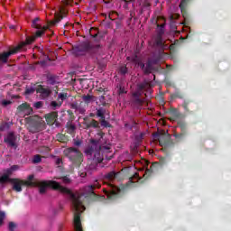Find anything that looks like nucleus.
Segmentation results:
<instances>
[{"label": "nucleus", "instance_id": "17", "mask_svg": "<svg viewBox=\"0 0 231 231\" xmlns=\"http://www.w3.org/2000/svg\"><path fill=\"white\" fill-rule=\"evenodd\" d=\"M127 60L134 62V64H135L136 66H140V68H142V69H143V68H145V65L142 62V60H140V58H138V56H134L132 58L128 57Z\"/></svg>", "mask_w": 231, "mask_h": 231}, {"label": "nucleus", "instance_id": "49", "mask_svg": "<svg viewBox=\"0 0 231 231\" xmlns=\"http://www.w3.org/2000/svg\"><path fill=\"white\" fill-rule=\"evenodd\" d=\"M138 177V174H135L134 178H137Z\"/></svg>", "mask_w": 231, "mask_h": 231}, {"label": "nucleus", "instance_id": "6", "mask_svg": "<svg viewBox=\"0 0 231 231\" xmlns=\"http://www.w3.org/2000/svg\"><path fill=\"white\" fill-rule=\"evenodd\" d=\"M64 154L68 156L73 162H82V153L75 148H67L64 151Z\"/></svg>", "mask_w": 231, "mask_h": 231}, {"label": "nucleus", "instance_id": "24", "mask_svg": "<svg viewBox=\"0 0 231 231\" xmlns=\"http://www.w3.org/2000/svg\"><path fill=\"white\" fill-rule=\"evenodd\" d=\"M189 0H182L181 2H180V10H181V12H183V10L185 9V6H187V2H188Z\"/></svg>", "mask_w": 231, "mask_h": 231}, {"label": "nucleus", "instance_id": "7", "mask_svg": "<svg viewBox=\"0 0 231 231\" xmlns=\"http://www.w3.org/2000/svg\"><path fill=\"white\" fill-rule=\"evenodd\" d=\"M16 113L18 116H20L21 118H24V116H28V115H32V113H33V109L27 103H23L17 107Z\"/></svg>", "mask_w": 231, "mask_h": 231}, {"label": "nucleus", "instance_id": "51", "mask_svg": "<svg viewBox=\"0 0 231 231\" xmlns=\"http://www.w3.org/2000/svg\"><path fill=\"white\" fill-rule=\"evenodd\" d=\"M93 37H97V34H94Z\"/></svg>", "mask_w": 231, "mask_h": 231}, {"label": "nucleus", "instance_id": "42", "mask_svg": "<svg viewBox=\"0 0 231 231\" xmlns=\"http://www.w3.org/2000/svg\"><path fill=\"white\" fill-rule=\"evenodd\" d=\"M132 151H133L134 153L136 152V146H134Z\"/></svg>", "mask_w": 231, "mask_h": 231}, {"label": "nucleus", "instance_id": "16", "mask_svg": "<svg viewBox=\"0 0 231 231\" xmlns=\"http://www.w3.org/2000/svg\"><path fill=\"white\" fill-rule=\"evenodd\" d=\"M83 124L84 125H87V127H98V122H97L95 119H92L91 121H89V119H88V117H85L83 119Z\"/></svg>", "mask_w": 231, "mask_h": 231}, {"label": "nucleus", "instance_id": "37", "mask_svg": "<svg viewBox=\"0 0 231 231\" xmlns=\"http://www.w3.org/2000/svg\"><path fill=\"white\" fill-rule=\"evenodd\" d=\"M113 15H116V13H112V14H109L110 19H115V18H113Z\"/></svg>", "mask_w": 231, "mask_h": 231}, {"label": "nucleus", "instance_id": "10", "mask_svg": "<svg viewBox=\"0 0 231 231\" xmlns=\"http://www.w3.org/2000/svg\"><path fill=\"white\" fill-rule=\"evenodd\" d=\"M5 143H7V145H10V147H15V142H17V137L15 136V134H14V133H9L5 136Z\"/></svg>", "mask_w": 231, "mask_h": 231}, {"label": "nucleus", "instance_id": "25", "mask_svg": "<svg viewBox=\"0 0 231 231\" xmlns=\"http://www.w3.org/2000/svg\"><path fill=\"white\" fill-rule=\"evenodd\" d=\"M59 98H60L61 99V103L64 101V100H66V98L68 97V95L67 94H62V93H60V94H59Z\"/></svg>", "mask_w": 231, "mask_h": 231}, {"label": "nucleus", "instance_id": "20", "mask_svg": "<svg viewBox=\"0 0 231 231\" xmlns=\"http://www.w3.org/2000/svg\"><path fill=\"white\" fill-rule=\"evenodd\" d=\"M151 71H152V65H151V62H148L144 69V73H151Z\"/></svg>", "mask_w": 231, "mask_h": 231}, {"label": "nucleus", "instance_id": "44", "mask_svg": "<svg viewBox=\"0 0 231 231\" xmlns=\"http://www.w3.org/2000/svg\"><path fill=\"white\" fill-rule=\"evenodd\" d=\"M75 145H80V143L76 142V143H75Z\"/></svg>", "mask_w": 231, "mask_h": 231}, {"label": "nucleus", "instance_id": "50", "mask_svg": "<svg viewBox=\"0 0 231 231\" xmlns=\"http://www.w3.org/2000/svg\"><path fill=\"white\" fill-rule=\"evenodd\" d=\"M26 93H30V91L27 89V90H26Z\"/></svg>", "mask_w": 231, "mask_h": 231}, {"label": "nucleus", "instance_id": "45", "mask_svg": "<svg viewBox=\"0 0 231 231\" xmlns=\"http://www.w3.org/2000/svg\"><path fill=\"white\" fill-rule=\"evenodd\" d=\"M138 102H139V104H143V101H142V100H140V99L138 100Z\"/></svg>", "mask_w": 231, "mask_h": 231}, {"label": "nucleus", "instance_id": "34", "mask_svg": "<svg viewBox=\"0 0 231 231\" xmlns=\"http://www.w3.org/2000/svg\"><path fill=\"white\" fill-rule=\"evenodd\" d=\"M72 0H62L63 5H71Z\"/></svg>", "mask_w": 231, "mask_h": 231}, {"label": "nucleus", "instance_id": "12", "mask_svg": "<svg viewBox=\"0 0 231 231\" xmlns=\"http://www.w3.org/2000/svg\"><path fill=\"white\" fill-rule=\"evenodd\" d=\"M46 122L49 125H53L57 121V112H52L45 116Z\"/></svg>", "mask_w": 231, "mask_h": 231}, {"label": "nucleus", "instance_id": "48", "mask_svg": "<svg viewBox=\"0 0 231 231\" xmlns=\"http://www.w3.org/2000/svg\"><path fill=\"white\" fill-rule=\"evenodd\" d=\"M60 162H61L60 159H59V160H58V163H60Z\"/></svg>", "mask_w": 231, "mask_h": 231}, {"label": "nucleus", "instance_id": "27", "mask_svg": "<svg viewBox=\"0 0 231 231\" xmlns=\"http://www.w3.org/2000/svg\"><path fill=\"white\" fill-rule=\"evenodd\" d=\"M32 162H33V163L41 162V156L40 155H35Z\"/></svg>", "mask_w": 231, "mask_h": 231}, {"label": "nucleus", "instance_id": "2", "mask_svg": "<svg viewBox=\"0 0 231 231\" xmlns=\"http://www.w3.org/2000/svg\"><path fill=\"white\" fill-rule=\"evenodd\" d=\"M38 23H39V18H35L32 21V27L38 30L34 36L27 38L26 42H23L17 47L10 50L9 51L0 53V66H3V64H6L11 55H14V53H17V51H26V46H28V44H32V42H33V41H35L37 37H41L44 33V32L48 30V26L42 27Z\"/></svg>", "mask_w": 231, "mask_h": 231}, {"label": "nucleus", "instance_id": "40", "mask_svg": "<svg viewBox=\"0 0 231 231\" xmlns=\"http://www.w3.org/2000/svg\"><path fill=\"white\" fill-rule=\"evenodd\" d=\"M149 172H151V170L150 169H146L145 174H149Z\"/></svg>", "mask_w": 231, "mask_h": 231}, {"label": "nucleus", "instance_id": "23", "mask_svg": "<svg viewBox=\"0 0 231 231\" xmlns=\"http://www.w3.org/2000/svg\"><path fill=\"white\" fill-rule=\"evenodd\" d=\"M6 217V215L5 212H0V226H3V221H5V218Z\"/></svg>", "mask_w": 231, "mask_h": 231}, {"label": "nucleus", "instance_id": "13", "mask_svg": "<svg viewBox=\"0 0 231 231\" xmlns=\"http://www.w3.org/2000/svg\"><path fill=\"white\" fill-rule=\"evenodd\" d=\"M147 165H149V162L145 159L136 161L134 163V167L137 169V171H143V169L147 168Z\"/></svg>", "mask_w": 231, "mask_h": 231}, {"label": "nucleus", "instance_id": "29", "mask_svg": "<svg viewBox=\"0 0 231 231\" xmlns=\"http://www.w3.org/2000/svg\"><path fill=\"white\" fill-rule=\"evenodd\" d=\"M9 230L10 231L15 230V223H14V222L9 223Z\"/></svg>", "mask_w": 231, "mask_h": 231}, {"label": "nucleus", "instance_id": "52", "mask_svg": "<svg viewBox=\"0 0 231 231\" xmlns=\"http://www.w3.org/2000/svg\"><path fill=\"white\" fill-rule=\"evenodd\" d=\"M81 113H84V110H81Z\"/></svg>", "mask_w": 231, "mask_h": 231}, {"label": "nucleus", "instance_id": "5", "mask_svg": "<svg viewBox=\"0 0 231 231\" xmlns=\"http://www.w3.org/2000/svg\"><path fill=\"white\" fill-rule=\"evenodd\" d=\"M19 165H13L8 169L4 170L3 175L0 177V185H3L10 180V176L16 171H19Z\"/></svg>", "mask_w": 231, "mask_h": 231}, {"label": "nucleus", "instance_id": "1", "mask_svg": "<svg viewBox=\"0 0 231 231\" xmlns=\"http://www.w3.org/2000/svg\"><path fill=\"white\" fill-rule=\"evenodd\" d=\"M40 194H44L48 187H51L55 190L62 192V194H69L72 201V208L74 211V228L76 231H82V224L80 223V214L86 210V207L82 204V195L79 193H73L60 183L55 180L43 181L39 183Z\"/></svg>", "mask_w": 231, "mask_h": 231}, {"label": "nucleus", "instance_id": "21", "mask_svg": "<svg viewBox=\"0 0 231 231\" xmlns=\"http://www.w3.org/2000/svg\"><path fill=\"white\" fill-rule=\"evenodd\" d=\"M1 104H2L3 107H8V106H11L12 101L4 99L1 101Z\"/></svg>", "mask_w": 231, "mask_h": 231}, {"label": "nucleus", "instance_id": "38", "mask_svg": "<svg viewBox=\"0 0 231 231\" xmlns=\"http://www.w3.org/2000/svg\"><path fill=\"white\" fill-rule=\"evenodd\" d=\"M125 3H133L134 0H123Z\"/></svg>", "mask_w": 231, "mask_h": 231}, {"label": "nucleus", "instance_id": "4", "mask_svg": "<svg viewBox=\"0 0 231 231\" xmlns=\"http://www.w3.org/2000/svg\"><path fill=\"white\" fill-rule=\"evenodd\" d=\"M25 124L30 133H39L44 129V120L39 116H32L25 118Z\"/></svg>", "mask_w": 231, "mask_h": 231}, {"label": "nucleus", "instance_id": "32", "mask_svg": "<svg viewBox=\"0 0 231 231\" xmlns=\"http://www.w3.org/2000/svg\"><path fill=\"white\" fill-rule=\"evenodd\" d=\"M156 44L157 46H163V42L162 41V38H158Z\"/></svg>", "mask_w": 231, "mask_h": 231}, {"label": "nucleus", "instance_id": "15", "mask_svg": "<svg viewBox=\"0 0 231 231\" xmlns=\"http://www.w3.org/2000/svg\"><path fill=\"white\" fill-rule=\"evenodd\" d=\"M95 189H100V184H98L97 181H96L93 185L87 186L85 188L86 194H94Z\"/></svg>", "mask_w": 231, "mask_h": 231}, {"label": "nucleus", "instance_id": "35", "mask_svg": "<svg viewBox=\"0 0 231 231\" xmlns=\"http://www.w3.org/2000/svg\"><path fill=\"white\" fill-rule=\"evenodd\" d=\"M97 116H100L102 118V116H104V114H102V111L98 110L97 111Z\"/></svg>", "mask_w": 231, "mask_h": 231}, {"label": "nucleus", "instance_id": "33", "mask_svg": "<svg viewBox=\"0 0 231 231\" xmlns=\"http://www.w3.org/2000/svg\"><path fill=\"white\" fill-rule=\"evenodd\" d=\"M101 125H103L104 127H107V122L106 121V119H103L101 121Z\"/></svg>", "mask_w": 231, "mask_h": 231}, {"label": "nucleus", "instance_id": "18", "mask_svg": "<svg viewBox=\"0 0 231 231\" xmlns=\"http://www.w3.org/2000/svg\"><path fill=\"white\" fill-rule=\"evenodd\" d=\"M118 174H120V172L110 171L106 175L105 178L106 181H113L116 179V176H118Z\"/></svg>", "mask_w": 231, "mask_h": 231}, {"label": "nucleus", "instance_id": "11", "mask_svg": "<svg viewBox=\"0 0 231 231\" xmlns=\"http://www.w3.org/2000/svg\"><path fill=\"white\" fill-rule=\"evenodd\" d=\"M36 91L42 96V98H46L50 97V93H51V90L50 88H44L42 85L38 86Z\"/></svg>", "mask_w": 231, "mask_h": 231}, {"label": "nucleus", "instance_id": "8", "mask_svg": "<svg viewBox=\"0 0 231 231\" xmlns=\"http://www.w3.org/2000/svg\"><path fill=\"white\" fill-rule=\"evenodd\" d=\"M103 190L108 199H111L113 196H116V194L120 191V189L116 186L111 183H107L106 188H104Z\"/></svg>", "mask_w": 231, "mask_h": 231}, {"label": "nucleus", "instance_id": "46", "mask_svg": "<svg viewBox=\"0 0 231 231\" xmlns=\"http://www.w3.org/2000/svg\"><path fill=\"white\" fill-rule=\"evenodd\" d=\"M131 181H134V177L131 178Z\"/></svg>", "mask_w": 231, "mask_h": 231}, {"label": "nucleus", "instance_id": "31", "mask_svg": "<svg viewBox=\"0 0 231 231\" xmlns=\"http://www.w3.org/2000/svg\"><path fill=\"white\" fill-rule=\"evenodd\" d=\"M120 71L123 75H125L127 73V67H121Z\"/></svg>", "mask_w": 231, "mask_h": 231}, {"label": "nucleus", "instance_id": "30", "mask_svg": "<svg viewBox=\"0 0 231 231\" xmlns=\"http://www.w3.org/2000/svg\"><path fill=\"white\" fill-rule=\"evenodd\" d=\"M61 180H62V182L65 183V184H68V183L71 182V180L68 177H63V178H61Z\"/></svg>", "mask_w": 231, "mask_h": 231}, {"label": "nucleus", "instance_id": "19", "mask_svg": "<svg viewBox=\"0 0 231 231\" xmlns=\"http://www.w3.org/2000/svg\"><path fill=\"white\" fill-rule=\"evenodd\" d=\"M83 100L86 104H89L91 102H95V97L91 95H85L83 96Z\"/></svg>", "mask_w": 231, "mask_h": 231}, {"label": "nucleus", "instance_id": "9", "mask_svg": "<svg viewBox=\"0 0 231 231\" xmlns=\"http://www.w3.org/2000/svg\"><path fill=\"white\" fill-rule=\"evenodd\" d=\"M59 11L60 13L54 12L55 21L50 23L51 26H55L56 23H60V19H62V17L68 14V10L62 7H60Z\"/></svg>", "mask_w": 231, "mask_h": 231}, {"label": "nucleus", "instance_id": "22", "mask_svg": "<svg viewBox=\"0 0 231 231\" xmlns=\"http://www.w3.org/2000/svg\"><path fill=\"white\" fill-rule=\"evenodd\" d=\"M23 185L26 187H35V182L32 180H23Z\"/></svg>", "mask_w": 231, "mask_h": 231}, {"label": "nucleus", "instance_id": "41", "mask_svg": "<svg viewBox=\"0 0 231 231\" xmlns=\"http://www.w3.org/2000/svg\"><path fill=\"white\" fill-rule=\"evenodd\" d=\"M135 97H140V92H136L134 94Z\"/></svg>", "mask_w": 231, "mask_h": 231}, {"label": "nucleus", "instance_id": "43", "mask_svg": "<svg viewBox=\"0 0 231 231\" xmlns=\"http://www.w3.org/2000/svg\"><path fill=\"white\" fill-rule=\"evenodd\" d=\"M14 28H15V26L10 25V29H11V30H14Z\"/></svg>", "mask_w": 231, "mask_h": 231}, {"label": "nucleus", "instance_id": "36", "mask_svg": "<svg viewBox=\"0 0 231 231\" xmlns=\"http://www.w3.org/2000/svg\"><path fill=\"white\" fill-rule=\"evenodd\" d=\"M28 180H29V181H33V175H30V176L28 177Z\"/></svg>", "mask_w": 231, "mask_h": 231}, {"label": "nucleus", "instance_id": "28", "mask_svg": "<svg viewBox=\"0 0 231 231\" xmlns=\"http://www.w3.org/2000/svg\"><path fill=\"white\" fill-rule=\"evenodd\" d=\"M34 107H36V109H41V107H42V102L39 101L34 103Z\"/></svg>", "mask_w": 231, "mask_h": 231}, {"label": "nucleus", "instance_id": "26", "mask_svg": "<svg viewBox=\"0 0 231 231\" xmlns=\"http://www.w3.org/2000/svg\"><path fill=\"white\" fill-rule=\"evenodd\" d=\"M51 106L52 107H59L60 106H62V102L57 103L56 101H52V102L51 103Z\"/></svg>", "mask_w": 231, "mask_h": 231}, {"label": "nucleus", "instance_id": "39", "mask_svg": "<svg viewBox=\"0 0 231 231\" xmlns=\"http://www.w3.org/2000/svg\"><path fill=\"white\" fill-rule=\"evenodd\" d=\"M143 88H145L143 85H140V86H139V89H140V90L143 89Z\"/></svg>", "mask_w": 231, "mask_h": 231}, {"label": "nucleus", "instance_id": "14", "mask_svg": "<svg viewBox=\"0 0 231 231\" xmlns=\"http://www.w3.org/2000/svg\"><path fill=\"white\" fill-rule=\"evenodd\" d=\"M23 185H24V180H13V189H14L15 192H21L23 190Z\"/></svg>", "mask_w": 231, "mask_h": 231}, {"label": "nucleus", "instance_id": "47", "mask_svg": "<svg viewBox=\"0 0 231 231\" xmlns=\"http://www.w3.org/2000/svg\"><path fill=\"white\" fill-rule=\"evenodd\" d=\"M120 93H124V90L122 88H120Z\"/></svg>", "mask_w": 231, "mask_h": 231}, {"label": "nucleus", "instance_id": "3", "mask_svg": "<svg viewBox=\"0 0 231 231\" xmlns=\"http://www.w3.org/2000/svg\"><path fill=\"white\" fill-rule=\"evenodd\" d=\"M102 138H104V133H97L95 139H92L90 141V143L85 150V153L87 154V156H89V158H93L95 163H102L104 157L100 153L101 151H109V149H111L109 145H102Z\"/></svg>", "mask_w": 231, "mask_h": 231}]
</instances>
